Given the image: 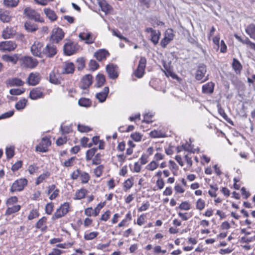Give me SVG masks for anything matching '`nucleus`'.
I'll list each match as a JSON object with an SVG mask.
<instances>
[{"instance_id":"nucleus-1","label":"nucleus","mask_w":255,"mask_h":255,"mask_svg":"<svg viewBox=\"0 0 255 255\" xmlns=\"http://www.w3.org/2000/svg\"><path fill=\"white\" fill-rule=\"evenodd\" d=\"M24 13L28 18L33 19L36 22L42 23L44 21V19L41 17L39 13L30 7H26L24 10Z\"/></svg>"},{"instance_id":"nucleus-2","label":"nucleus","mask_w":255,"mask_h":255,"mask_svg":"<svg viewBox=\"0 0 255 255\" xmlns=\"http://www.w3.org/2000/svg\"><path fill=\"white\" fill-rule=\"evenodd\" d=\"M69 208V204L68 203L65 202L63 203L57 209L52 216V219L54 220L64 216L68 213Z\"/></svg>"},{"instance_id":"nucleus-3","label":"nucleus","mask_w":255,"mask_h":255,"mask_svg":"<svg viewBox=\"0 0 255 255\" xmlns=\"http://www.w3.org/2000/svg\"><path fill=\"white\" fill-rule=\"evenodd\" d=\"M206 72V67L205 65L202 64L199 65L195 73V77L196 79L198 81H201V83L208 80V76L205 77Z\"/></svg>"},{"instance_id":"nucleus-4","label":"nucleus","mask_w":255,"mask_h":255,"mask_svg":"<svg viewBox=\"0 0 255 255\" xmlns=\"http://www.w3.org/2000/svg\"><path fill=\"white\" fill-rule=\"evenodd\" d=\"M175 36L173 30L171 28L167 29L164 33L163 38L160 41V45L162 48L166 46L173 39Z\"/></svg>"},{"instance_id":"nucleus-5","label":"nucleus","mask_w":255,"mask_h":255,"mask_svg":"<svg viewBox=\"0 0 255 255\" xmlns=\"http://www.w3.org/2000/svg\"><path fill=\"white\" fill-rule=\"evenodd\" d=\"M27 184V180L25 178H20L13 182L10 190L11 192L22 191Z\"/></svg>"},{"instance_id":"nucleus-6","label":"nucleus","mask_w":255,"mask_h":255,"mask_svg":"<svg viewBox=\"0 0 255 255\" xmlns=\"http://www.w3.org/2000/svg\"><path fill=\"white\" fill-rule=\"evenodd\" d=\"M21 65L29 68H33L38 64V61L31 57L25 56L20 59Z\"/></svg>"},{"instance_id":"nucleus-7","label":"nucleus","mask_w":255,"mask_h":255,"mask_svg":"<svg viewBox=\"0 0 255 255\" xmlns=\"http://www.w3.org/2000/svg\"><path fill=\"white\" fill-rule=\"evenodd\" d=\"M146 64V58L144 57H141L139 60L138 67L134 72V74L136 77L140 78L143 76L144 74Z\"/></svg>"},{"instance_id":"nucleus-8","label":"nucleus","mask_w":255,"mask_h":255,"mask_svg":"<svg viewBox=\"0 0 255 255\" xmlns=\"http://www.w3.org/2000/svg\"><path fill=\"white\" fill-rule=\"evenodd\" d=\"M64 36V33L61 28L56 27L53 29L51 35V40L55 43L59 42Z\"/></svg>"},{"instance_id":"nucleus-9","label":"nucleus","mask_w":255,"mask_h":255,"mask_svg":"<svg viewBox=\"0 0 255 255\" xmlns=\"http://www.w3.org/2000/svg\"><path fill=\"white\" fill-rule=\"evenodd\" d=\"M51 145L50 139L47 137H44L41 139V142L35 147L36 151L46 152L48 147Z\"/></svg>"},{"instance_id":"nucleus-10","label":"nucleus","mask_w":255,"mask_h":255,"mask_svg":"<svg viewBox=\"0 0 255 255\" xmlns=\"http://www.w3.org/2000/svg\"><path fill=\"white\" fill-rule=\"evenodd\" d=\"M78 49V45L74 42H67L64 46V51L67 55H71L74 54Z\"/></svg>"},{"instance_id":"nucleus-11","label":"nucleus","mask_w":255,"mask_h":255,"mask_svg":"<svg viewBox=\"0 0 255 255\" xmlns=\"http://www.w3.org/2000/svg\"><path fill=\"white\" fill-rule=\"evenodd\" d=\"M93 82V77L90 74H87L82 78L79 86L82 89H87Z\"/></svg>"},{"instance_id":"nucleus-12","label":"nucleus","mask_w":255,"mask_h":255,"mask_svg":"<svg viewBox=\"0 0 255 255\" xmlns=\"http://www.w3.org/2000/svg\"><path fill=\"white\" fill-rule=\"evenodd\" d=\"M16 44L12 41H5L0 42V51H11L15 49Z\"/></svg>"},{"instance_id":"nucleus-13","label":"nucleus","mask_w":255,"mask_h":255,"mask_svg":"<svg viewBox=\"0 0 255 255\" xmlns=\"http://www.w3.org/2000/svg\"><path fill=\"white\" fill-rule=\"evenodd\" d=\"M145 32L150 33V40L154 45H156L158 43V41L161 35V33L159 30H154L152 28L148 27L146 28Z\"/></svg>"},{"instance_id":"nucleus-14","label":"nucleus","mask_w":255,"mask_h":255,"mask_svg":"<svg viewBox=\"0 0 255 255\" xmlns=\"http://www.w3.org/2000/svg\"><path fill=\"white\" fill-rule=\"evenodd\" d=\"M43 44L39 41H36L31 47V51L35 56L40 57L42 53Z\"/></svg>"},{"instance_id":"nucleus-15","label":"nucleus","mask_w":255,"mask_h":255,"mask_svg":"<svg viewBox=\"0 0 255 255\" xmlns=\"http://www.w3.org/2000/svg\"><path fill=\"white\" fill-rule=\"evenodd\" d=\"M59 190L56 188L54 184L49 185L47 187L46 194L49 195V199L53 200L55 199L59 195Z\"/></svg>"},{"instance_id":"nucleus-16","label":"nucleus","mask_w":255,"mask_h":255,"mask_svg":"<svg viewBox=\"0 0 255 255\" xmlns=\"http://www.w3.org/2000/svg\"><path fill=\"white\" fill-rule=\"evenodd\" d=\"M163 66L164 68L163 71L167 77H171L174 79H178V76L172 71L171 68L170 63H167L165 62H163Z\"/></svg>"},{"instance_id":"nucleus-17","label":"nucleus","mask_w":255,"mask_h":255,"mask_svg":"<svg viewBox=\"0 0 255 255\" xmlns=\"http://www.w3.org/2000/svg\"><path fill=\"white\" fill-rule=\"evenodd\" d=\"M40 80V76L38 73H31L27 80V82L29 85L35 86L37 85Z\"/></svg>"},{"instance_id":"nucleus-18","label":"nucleus","mask_w":255,"mask_h":255,"mask_svg":"<svg viewBox=\"0 0 255 255\" xmlns=\"http://www.w3.org/2000/svg\"><path fill=\"white\" fill-rule=\"evenodd\" d=\"M117 68V66L114 64H109L107 66L106 70L110 78L115 79L118 77Z\"/></svg>"},{"instance_id":"nucleus-19","label":"nucleus","mask_w":255,"mask_h":255,"mask_svg":"<svg viewBox=\"0 0 255 255\" xmlns=\"http://www.w3.org/2000/svg\"><path fill=\"white\" fill-rule=\"evenodd\" d=\"M98 3L101 10L106 14L110 13L112 10V7L105 0H97Z\"/></svg>"},{"instance_id":"nucleus-20","label":"nucleus","mask_w":255,"mask_h":255,"mask_svg":"<svg viewBox=\"0 0 255 255\" xmlns=\"http://www.w3.org/2000/svg\"><path fill=\"white\" fill-rule=\"evenodd\" d=\"M43 53L48 57H52L57 52L56 47L53 44H47L45 49L43 51Z\"/></svg>"},{"instance_id":"nucleus-21","label":"nucleus","mask_w":255,"mask_h":255,"mask_svg":"<svg viewBox=\"0 0 255 255\" xmlns=\"http://www.w3.org/2000/svg\"><path fill=\"white\" fill-rule=\"evenodd\" d=\"M43 97V92L40 89L36 88L33 89L29 93V97L32 100H37Z\"/></svg>"},{"instance_id":"nucleus-22","label":"nucleus","mask_w":255,"mask_h":255,"mask_svg":"<svg viewBox=\"0 0 255 255\" xmlns=\"http://www.w3.org/2000/svg\"><path fill=\"white\" fill-rule=\"evenodd\" d=\"M109 55V52L104 49L98 50L94 54L95 57L99 61L105 59Z\"/></svg>"},{"instance_id":"nucleus-23","label":"nucleus","mask_w":255,"mask_h":255,"mask_svg":"<svg viewBox=\"0 0 255 255\" xmlns=\"http://www.w3.org/2000/svg\"><path fill=\"white\" fill-rule=\"evenodd\" d=\"M215 84L212 82H208L202 86V92L204 94H211L214 92Z\"/></svg>"},{"instance_id":"nucleus-24","label":"nucleus","mask_w":255,"mask_h":255,"mask_svg":"<svg viewBox=\"0 0 255 255\" xmlns=\"http://www.w3.org/2000/svg\"><path fill=\"white\" fill-rule=\"evenodd\" d=\"M79 37L82 40L85 41L87 43L91 44L94 42V39L90 32H83L79 34Z\"/></svg>"},{"instance_id":"nucleus-25","label":"nucleus","mask_w":255,"mask_h":255,"mask_svg":"<svg viewBox=\"0 0 255 255\" xmlns=\"http://www.w3.org/2000/svg\"><path fill=\"white\" fill-rule=\"evenodd\" d=\"M109 92V88L108 87H105L102 91L96 94V97L100 102H104L107 97Z\"/></svg>"},{"instance_id":"nucleus-26","label":"nucleus","mask_w":255,"mask_h":255,"mask_svg":"<svg viewBox=\"0 0 255 255\" xmlns=\"http://www.w3.org/2000/svg\"><path fill=\"white\" fill-rule=\"evenodd\" d=\"M49 81L50 83L54 84H59L60 83V79L59 73L55 71H52L49 74Z\"/></svg>"},{"instance_id":"nucleus-27","label":"nucleus","mask_w":255,"mask_h":255,"mask_svg":"<svg viewBox=\"0 0 255 255\" xmlns=\"http://www.w3.org/2000/svg\"><path fill=\"white\" fill-rule=\"evenodd\" d=\"M75 70V66L72 62H65L63 67V73L65 74H71L74 72Z\"/></svg>"},{"instance_id":"nucleus-28","label":"nucleus","mask_w":255,"mask_h":255,"mask_svg":"<svg viewBox=\"0 0 255 255\" xmlns=\"http://www.w3.org/2000/svg\"><path fill=\"white\" fill-rule=\"evenodd\" d=\"M24 82L19 78H11L8 79L7 84L10 87L21 86L24 84Z\"/></svg>"},{"instance_id":"nucleus-29","label":"nucleus","mask_w":255,"mask_h":255,"mask_svg":"<svg viewBox=\"0 0 255 255\" xmlns=\"http://www.w3.org/2000/svg\"><path fill=\"white\" fill-rule=\"evenodd\" d=\"M11 16L8 11L0 9V19L3 22H8L10 21Z\"/></svg>"},{"instance_id":"nucleus-30","label":"nucleus","mask_w":255,"mask_h":255,"mask_svg":"<svg viewBox=\"0 0 255 255\" xmlns=\"http://www.w3.org/2000/svg\"><path fill=\"white\" fill-rule=\"evenodd\" d=\"M44 12L46 16L51 20L54 21L57 18V16L55 12L50 8H46L44 9Z\"/></svg>"},{"instance_id":"nucleus-31","label":"nucleus","mask_w":255,"mask_h":255,"mask_svg":"<svg viewBox=\"0 0 255 255\" xmlns=\"http://www.w3.org/2000/svg\"><path fill=\"white\" fill-rule=\"evenodd\" d=\"M246 32L251 38L255 40V25L251 24L249 25L245 29Z\"/></svg>"},{"instance_id":"nucleus-32","label":"nucleus","mask_w":255,"mask_h":255,"mask_svg":"<svg viewBox=\"0 0 255 255\" xmlns=\"http://www.w3.org/2000/svg\"><path fill=\"white\" fill-rule=\"evenodd\" d=\"M46 220V218L43 217L38 221L36 224V227L41 229L42 231H45L47 229V226L45 225Z\"/></svg>"},{"instance_id":"nucleus-33","label":"nucleus","mask_w":255,"mask_h":255,"mask_svg":"<svg viewBox=\"0 0 255 255\" xmlns=\"http://www.w3.org/2000/svg\"><path fill=\"white\" fill-rule=\"evenodd\" d=\"M14 34V30L11 27H6L3 31L2 36L4 39L10 38Z\"/></svg>"},{"instance_id":"nucleus-34","label":"nucleus","mask_w":255,"mask_h":255,"mask_svg":"<svg viewBox=\"0 0 255 255\" xmlns=\"http://www.w3.org/2000/svg\"><path fill=\"white\" fill-rule=\"evenodd\" d=\"M2 59L7 62H11L13 64H15L18 61V57L16 55H4L2 57Z\"/></svg>"},{"instance_id":"nucleus-35","label":"nucleus","mask_w":255,"mask_h":255,"mask_svg":"<svg viewBox=\"0 0 255 255\" xmlns=\"http://www.w3.org/2000/svg\"><path fill=\"white\" fill-rule=\"evenodd\" d=\"M87 192L88 191L86 189L84 188L80 189L76 192L74 199L80 200L84 198Z\"/></svg>"},{"instance_id":"nucleus-36","label":"nucleus","mask_w":255,"mask_h":255,"mask_svg":"<svg viewBox=\"0 0 255 255\" xmlns=\"http://www.w3.org/2000/svg\"><path fill=\"white\" fill-rule=\"evenodd\" d=\"M97 148L94 147L88 150L86 153V159L87 161L91 160L95 155Z\"/></svg>"},{"instance_id":"nucleus-37","label":"nucleus","mask_w":255,"mask_h":255,"mask_svg":"<svg viewBox=\"0 0 255 255\" xmlns=\"http://www.w3.org/2000/svg\"><path fill=\"white\" fill-rule=\"evenodd\" d=\"M50 176V173L49 172H46L40 175L37 178L35 184L39 185L42 183L44 180L48 178Z\"/></svg>"},{"instance_id":"nucleus-38","label":"nucleus","mask_w":255,"mask_h":255,"mask_svg":"<svg viewBox=\"0 0 255 255\" xmlns=\"http://www.w3.org/2000/svg\"><path fill=\"white\" fill-rule=\"evenodd\" d=\"M105 77L103 74H98L96 77V86L100 87L102 86L105 82Z\"/></svg>"},{"instance_id":"nucleus-39","label":"nucleus","mask_w":255,"mask_h":255,"mask_svg":"<svg viewBox=\"0 0 255 255\" xmlns=\"http://www.w3.org/2000/svg\"><path fill=\"white\" fill-rule=\"evenodd\" d=\"M20 209V206L19 205H14L11 207H8L6 210L5 214L7 215H11L12 213L18 212Z\"/></svg>"},{"instance_id":"nucleus-40","label":"nucleus","mask_w":255,"mask_h":255,"mask_svg":"<svg viewBox=\"0 0 255 255\" xmlns=\"http://www.w3.org/2000/svg\"><path fill=\"white\" fill-rule=\"evenodd\" d=\"M27 100L25 99H22L20 100L15 105V108L17 110H20L23 109L26 105Z\"/></svg>"},{"instance_id":"nucleus-41","label":"nucleus","mask_w":255,"mask_h":255,"mask_svg":"<svg viewBox=\"0 0 255 255\" xmlns=\"http://www.w3.org/2000/svg\"><path fill=\"white\" fill-rule=\"evenodd\" d=\"M24 27L25 29L28 32H33L36 31L38 27L37 26L34 24H32L30 22H26L25 23Z\"/></svg>"},{"instance_id":"nucleus-42","label":"nucleus","mask_w":255,"mask_h":255,"mask_svg":"<svg viewBox=\"0 0 255 255\" xmlns=\"http://www.w3.org/2000/svg\"><path fill=\"white\" fill-rule=\"evenodd\" d=\"M19 0H3V4L7 7H15L18 4Z\"/></svg>"},{"instance_id":"nucleus-43","label":"nucleus","mask_w":255,"mask_h":255,"mask_svg":"<svg viewBox=\"0 0 255 255\" xmlns=\"http://www.w3.org/2000/svg\"><path fill=\"white\" fill-rule=\"evenodd\" d=\"M75 159V157H72L62 163V165L65 167H72L74 164Z\"/></svg>"},{"instance_id":"nucleus-44","label":"nucleus","mask_w":255,"mask_h":255,"mask_svg":"<svg viewBox=\"0 0 255 255\" xmlns=\"http://www.w3.org/2000/svg\"><path fill=\"white\" fill-rule=\"evenodd\" d=\"M78 104L80 106L88 107L91 105V102L87 98H81L79 100Z\"/></svg>"},{"instance_id":"nucleus-45","label":"nucleus","mask_w":255,"mask_h":255,"mask_svg":"<svg viewBox=\"0 0 255 255\" xmlns=\"http://www.w3.org/2000/svg\"><path fill=\"white\" fill-rule=\"evenodd\" d=\"M133 184V179L132 177L126 180L124 184L125 190L127 191L130 189Z\"/></svg>"},{"instance_id":"nucleus-46","label":"nucleus","mask_w":255,"mask_h":255,"mask_svg":"<svg viewBox=\"0 0 255 255\" xmlns=\"http://www.w3.org/2000/svg\"><path fill=\"white\" fill-rule=\"evenodd\" d=\"M205 207V202L204 200L200 198L197 200L196 202V208L199 210L201 211L204 209Z\"/></svg>"},{"instance_id":"nucleus-47","label":"nucleus","mask_w":255,"mask_h":255,"mask_svg":"<svg viewBox=\"0 0 255 255\" xmlns=\"http://www.w3.org/2000/svg\"><path fill=\"white\" fill-rule=\"evenodd\" d=\"M232 66H233V69L237 72H240L242 68V65H241V63H240V62L235 58H234L233 59Z\"/></svg>"},{"instance_id":"nucleus-48","label":"nucleus","mask_w":255,"mask_h":255,"mask_svg":"<svg viewBox=\"0 0 255 255\" xmlns=\"http://www.w3.org/2000/svg\"><path fill=\"white\" fill-rule=\"evenodd\" d=\"M90 175L88 173L82 172L80 175V178L82 183H87L90 180Z\"/></svg>"},{"instance_id":"nucleus-49","label":"nucleus","mask_w":255,"mask_h":255,"mask_svg":"<svg viewBox=\"0 0 255 255\" xmlns=\"http://www.w3.org/2000/svg\"><path fill=\"white\" fill-rule=\"evenodd\" d=\"M158 166V163L155 161L152 160L146 166V169L149 171H154Z\"/></svg>"},{"instance_id":"nucleus-50","label":"nucleus","mask_w":255,"mask_h":255,"mask_svg":"<svg viewBox=\"0 0 255 255\" xmlns=\"http://www.w3.org/2000/svg\"><path fill=\"white\" fill-rule=\"evenodd\" d=\"M39 215V213L38 210L35 209H32L30 211L27 218L29 220H31L38 217Z\"/></svg>"},{"instance_id":"nucleus-51","label":"nucleus","mask_w":255,"mask_h":255,"mask_svg":"<svg viewBox=\"0 0 255 255\" xmlns=\"http://www.w3.org/2000/svg\"><path fill=\"white\" fill-rule=\"evenodd\" d=\"M165 185L163 179H157L156 181V185L154 187V190H161L163 188Z\"/></svg>"},{"instance_id":"nucleus-52","label":"nucleus","mask_w":255,"mask_h":255,"mask_svg":"<svg viewBox=\"0 0 255 255\" xmlns=\"http://www.w3.org/2000/svg\"><path fill=\"white\" fill-rule=\"evenodd\" d=\"M104 169V166L103 165H100L98 166H97L94 170V172L95 176L97 177H100L102 175Z\"/></svg>"},{"instance_id":"nucleus-53","label":"nucleus","mask_w":255,"mask_h":255,"mask_svg":"<svg viewBox=\"0 0 255 255\" xmlns=\"http://www.w3.org/2000/svg\"><path fill=\"white\" fill-rule=\"evenodd\" d=\"M142 136V134L138 132H135L131 133L130 135V137L132 138V139L136 142H139L141 141Z\"/></svg>"},{"instance_id":"nucleus-54","label":"nucleus","mask_w":255,"mask_h":255,"mask_svg":"<svg viewBox=\"0 0 255 255\" xmlns=\"http://www.w3.org/2000/svg\"><path fill=\"white\" fill-rule=\"evenodd\" d=\"M99 233L97 232H92L86 234L84 235V239L86 240H91L97 237Z\"/></svg>"},{"instance_id":"nucleus-55","label":"nucleus","mask_w":255,"mask_h":255,"mask_svg":"<svg viewBox=\"0 0 255 255\" xmlns=\"http://www.w3.org/2000/svg\"><path fill=\"white\" fill-rule=\"evenodd\" d=\"M77 128L78 131L81 132H86L92 130V128L90 127L81 124L78 125Z\"/></svg>"},{"instance_id":"nucleus-56","label":"nucleus","mask_w":255,"mask_h":255,"mask_svg":"<svg viewBox=\"0 0 255 255\" xmlns=\"http://www.w3.org/2000/svg\"><path fill=\"white\" fill-rule=\"evenodd\" d=\"M178 208L181 210L188 211L191 209V205L187 201H184L180 204Z\"/></svg>"},{"instance_id":"nucleus-57","label":"nucleus","mask_w":255,"mask_h":255,"mask_svg":"<svg viewBox=\"0 0 255 255\" xmlns=\"http://www.w3.org/2000/svg\"><path fill=\"white\" fill-rule=\"evenodd\" d=\"M5 153L6 155L7 158H12L14 154V147L13 146H10L6 148L5 150Z\"/></svg>"},{"instance_id":"nucleus-58","label":"nucleus","mask_w":255,"mask_h":255,"mask_svg":"<svg viewBox=\"0 0 255 255\" xmlns=\"http://www.w3.org/2000/svg\"><path fill=\"white\" fill-rule=\"evenodd\" d=\"M25 91L24 88L21 89H12L9 91V93L12 95H20Z\"/></svg>"},{"instance_id":"nucleus-59","label":"nucleus","mask_w":255,"mask_h":255,"mask_svg":"<svg viewBox=\"0 0 255 255\" xmlns=\"http://www.w3.org/2000/svg\"><path fill=\"white\" fill-rule=\"evenodd\" d=\"M101 154L100 153H97L95 155V156L92 159V164L94 165L100 164L101 162Z\"/></svg>"},{"instance_id":"nucleus-60","label":"nucleus","mask_w":255,"mask_h":255,"mask_svg":"<svg viewBox=\"0 0 255 255\" xmlns=\"http://www.w3.org/2000/svg\"><path fill=\"white\" fill-rule=\"evenodd\" d=\"M112 32H113V34L114 35L118 37V38H119L120 39H123L125 41H126V42H129V40L128 39L123 36L121 33H120V32H119V31H116L115 30H112Z\"/></svg>"},{"instance_id":"nucleus-61","label":"nucleus","mask_w":255,"mask_h":255,"mask_svg":"<svg viewBox=\"0 0 255 255\" xmlns=\"http://www.w3.org/2000/svg\"><path fill=\"white\" fill-rule=\"evenodd\" d=\"M76 62L77 68L79 70L82 69L85 67V60L83 58H78Z\"/></svg>"},{"instance_id":"nucleus-62","label":"nucleus","mask_w":255,"mask_h":255,"mask_svg":"<svg viewBox=\"0 0 255 255\" xmlns=\"http://www.w3.org/2000/svg\"><path fill=\"white\" fill-rule=\"evenodd\" d=\"M164 154L160 152H156L154 155L153 161H155V162H157L158 161L163 159L164 158Z\"/></svg>"},{"instance_id":"nucleus-63","label":"nucleus","mask_w":255,"mask_h":255,"mask_svg":"<svg viewBox=\"0 0 255 255\" xmlns=\"http://www.w3.org/2000/svg\"><path fill=\"white\" fill-rule=\"evenodd\" d=\"M54 205L52 203H49L46 204L45 207V212L48 214L50 215L53 210Z\"/></svg>"},{"instance_id":"nucleus-64","label":"nucleus","mask_w":255,"mask_h":255,"mask_svg":"<svg viewBox=\"0 0 255 255\" xmlns=\"http://www.w3.org/2000/svg\"><path fill=\"white\" fill-rule=\"evenodd\" d=\"M146 215L144 214L140 215L137 220V224L139 226H142L145 222Z\"/></svg>"}]
</instances>
